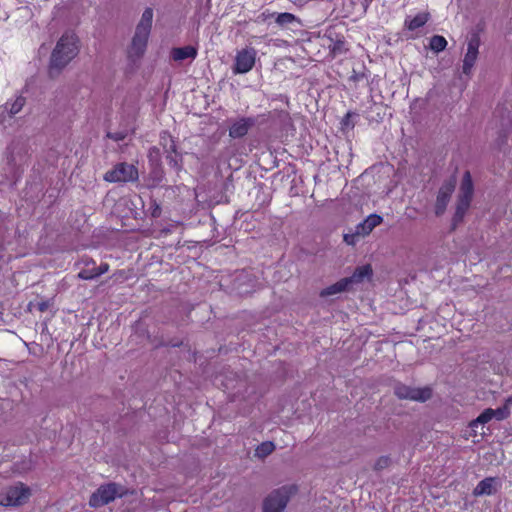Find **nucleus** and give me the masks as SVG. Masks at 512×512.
<instances>
[{
  "label": "nucleus",
  "mask_w": 512,
  "mask_h": 512,
  "mask_svg": "<svg viewBox=\"0 0 512 512\" xmlns=\"http://www.w3.org/2000/svg\"><path fill=\"white\" fill-rule=\"evenodd\" d=\"M79 39L73 32H65L57 41L49 62V76L57 77L62 70L78 55Z\"/></svg>",
  "instance_id": "1"
},
{
  "label": "nucleus",
  "mask_w": 512,
  "mask_h": 512,
  "mask_svg": "<svg viewBox=\"0 0 512 512\" xmlns=\"http://www.w3.org/2000/svg\"><path fill=\"white\" fill-rule=\"evenodd\" d=\"M473 192L474 185L471 174L469 171H465L457 197L455 213L452 218L453 228L457 227V225L463 221V218L470 207Z\"/></svg>",
  "instance_id": "2"
},
{
  "label": "nucleus",
  "mask_w": 512,
  "mask_h": 512,
  "mask_svg": "<svg viewBox=\"0 0 512 512\" xmlns=\"http://www.w3.org/2000/svg\"><path fill=\"white\" fill-rule=\"evenodd\" d=\"M296 493V485H286L272 491L263 501V512H283Z\"/></svg>",
  "instance_id": "3"
},
{
  "label": "nucleus",
  "mask_w": 512,
  "mask_h": 512,
  "mask_svg": "<svg viewBox=\"0 0 512 512\" xmlns=\"http://www.w3.org/2000/svg\"><path fill=\"white\" fill-rule=\"evenodd\" d=\"M31 496V490L21 482L4 488L0 492V505L18 507L25 504Z\"/></svg>",
  "instance_id": "4"
},
{
  "label": "nucleus",
  "mask_w": 512,
  "mask_h": 512,
  "mask_svg": "<svg viewBox=\"0 0 512 512\" xmlns=\"http://www.w3.org/2000/svg\"><path fill=\"white\" fill-rule=\"evenodd\" d=\"M125 494L122 486L116 483L101 485L89 499V505L93 508H99L109 504L116 498H121Z\"/></svg>",
  "instance_id": "5"
},
{
  "label": "nucleus",
  "mask_w": 512,
  "mask_h": 512,
  "mask_svg": "<svg viewBox=\"0 0 512 512\" xmlns=\"http://www.w3.org/2000/svg\"><path fill=\"white\" fill-rule=\"evenodd\" d=\"M139 178L138 169L133 164L121 162L107 171L103 179L110 183L136 182Z\"/></svg>",
  "instance_id": "6"
},
{
  "label": "nucleus",
  "mask_w": 512,
  "mask_h": 512,
  "mask_svg": "<svg viewBox=\"0 0 512 512\" xmlns=\"http://www.w3.org/2000/svg\"><path fill=\"white\" fill-rule=\"evenodd\" d=\"M393 390H394V394L399 399H404V400L425 402L428 399H430L432 396V390L429 387L416 388V387H411V386L405 385L400 382L395 383Z\"/></svg>",
  "instance_id": "7"
},
{
  "label": "nucleus",
  "mask_w": 512,
  "mask_h": 512,
  "mask_svg": "<svg viewBox=\"0 0 512 512\" xmlns=\"http://www.w3.org/2000/svg\"><path fill=\"white\" fill-rule=\"evenodd\" d=\"M456 177L452 176L441 185L439 188L436 203H435V214L437 216H441L446 211L448 203L450 202V198L456 187Z\"/></svg>",
  "instance_id": "8"
},
{
  "label": "nucleus",
  "mask_w": 512,
  "mask_h": 512,
  "mask_svg": "<svg viewBox=\"0 0 512 512\" xmlns=\"http://www.w3.org/2000/svg\"><path fill=\"white\" fill-rule=\"evenodd\" d=\"M479 46L480 37L478 34L474 33L468 40L467 51L463 59L462 71L466 75H469L471 73L472 68L478 58Z\"/></svg>",
  "instance_id": "9"
},
{
  "label": "nucleus",
  "mask_w": 512,
  "mask_h": 512,
  "mask_svg": "<svg viewBox=\"0 0 512 512\" xmlns=\"http://www.w3.org/2000/svg\"><path fill=\"white\" fill-rule=\"evenodd\" d=\"M256 52L254 49H243L239 51L235 58L233 72L235 74H244L249 72L255 64Z\"/></svg>",
  "instance_id": "10"
},
{
  "label": "nucleus",
  "mask_w": 512,
  "mask_h": 512,
  "mask_svg": "<svg viewBox=\"0 0 512 512\" xmlns=\"http://www.w3.org/2000/svg\"><path fill=\"white\" fill-rule=\"evenodd\" d=\"M149 35L150 33L148 32H144L138 29L135 30L131 45L128 49V56L130 59L136 60L144 55Z\"/></svg>",
  "instance_id": "11"
},
{
  "label": "nucleus",
  "mask_w": 512,
  "mask_h": 512,
  "mask_svg": "<svg viewBox=\"0 0 512 512\" xmlns=\"http://www.w3.org/2000/svg\"><path fill=\"white\" fill-rule=\"evenodd\" d=\"M257 123L255 117H241L234 120L229 128V136L233 139L242 138Z\"/></svg>",
  "instance_id": "12"
},
{
  "label": "nucleus",
  "mask_w": 512,
  "mask_h": 512,
  "mask_svg": "<svg viewBox=\"0 0 512 512\" xmlns=\"http://www.w3.org/2000/svg\"><path fill=\"white\" fill-rule=\"evenodd\" d=\"M26 103V99L23 96H17L12 102H6L0 106V122L5 121V114L9 117H13L18 114Z\"/></svg>",
  "instance_id": "13"
},
{
  "label": "nucleus",
  "mask_w": 512,
  "mask_h": 512,
  "mask_svg": "<svg viewBox=\"0 0 512 512\" xmlns=\"http://www.w3.org/2000/svg\"><path fill=\"white\" fill-rule=\"evenodd\" d=\"M382 217L377 214L369 215L364 221L356 226L357 234H361L362 237L370 234V232L382 222Z\"/></svg>",
  "instance_id": "14"
},
{
  "label": "nucleus",
  "mask_w": 512,
  "mask_h": 512,
  "mask_svg": "<svg viewBox=\"0 0 512 512\" xmlns=\"http://www.w3.org/2000/svg\"><path fill=\"white\" fill-rule=\"evenodd\" d=\"M197 48L193 46H184L173 48L171 51V57L174 61H183L185 59H195L197 57Z\"/></svg>",
  "instance_id": "15"
},
{
  "label": "nucleus",
  "mask_w": 512,
  "mask_h": 512,
  "mask_svg": "<svg viewBox=\"0 0 512 512\" xmlns=\"http://www.w3.org/2000/svg\"><path fill=\"white\" fill-rule=\"evenodd\" d=\"M372 275V268L370 265H363L357 267L350 277H345L348 280L349 286L352 284L361 283L365 278H370Z\"/></svg>",
  "instance_id": "16"
},
{
  "label": "nucleus",
  "mask_w": 512,
  "mask_h": 512,
  "mask_svg": "<svg viewBox=\"0 0 512 512\" xmlns=\"http://www.w3.org/2000/svg\"><path fill=\"white\" fill-rule=\"evenodd\" d=\"M348 280L345 278L340 279L338 282L326 287L325 289L321 290L320 297H329L334 296L336 294L345 292L349 289Z\"/></svg>",
  "instance_id": "17"
},
{
  "label": "nucleus",
  "mask_w": 512,
  "mask_h": 512,
  "mask_svg": "<svg viewBox=\"0 0 512 512\" xmlns=\"http://www.w3.org/2000/svg\"><path fill=\"white\" fill-rule=\"evenodd\" d=\"M493 483H494L493 478H485V479L481 480L475 487L473 494L475 496L493 494L494 493Z\"/></svg>",
  "instance_id": "18"
},
{
  "label": "nucleus",
  "mask_w": 512,
  "mask_h": 512,
  "mask_svg": "<svg viewBox=\"0 0 512 512\" xmlns=\"http://www.w3.org/2000/svg\"><path fill=\"white\" fill-rule=\"evenodd\" d=\"M153 21V9L146 8L141 16L139 23L137 24L136 29L142 30L144 32L150 33Z\"/></svg>",
  "instance_id": "19"
},
{
  "label": "nucleus",
  "mask_w": 512,
  "mask_h": 512,
  "mask_svg": "<svg viewBox=\"0 0 512 512\" xmlns=\"http://www.w3.org/2000/svg\"><path fill=\"white\" fill-rule=\"evenodd\" d=\"M428 21V14L420 13L416 15L413 18H407L405 20V26L411 30L414 31L422 26H424Z\"/></svg>",
  "instance_id": "20"
},
{
  "label": "nucleus",
  "mask_w": 512,
  "mask_h": 512,
  "mask_svg": "<svg viewBox=\"0 0 512 512\" xmlns=\"http://www.w3.org/2000/svg\"><path fill=\"white\" fill-rule=\"evenodd\" d=\"M494 418L493 409H485L476 419L470 422V428L476 432L479 425H484Z\"/></svg>",
  "instance_id": "21"
},
{
  "label": "nucleus",
  "mask_w": 512,
  "mask_h": 512,
  "mask_svg": "<svg viewBox=\"0 0 512 512\" xmlns=\"http://www.w3.org/2000/svg\"><path fill=\"white\" fill-rule=\"evenodd\" d=\"M160 146L163 148L165 153H175L176 144L172 136L167 132L160 134Z\"/></svg>",
  "instance_id": "22"
},
{
  "label": "nucleus",
  "mask_w": 512,
  "mask_h": 512,
  "mask_svg": "<svg viewBox=\"0 0 512 512\" xmlns=\"http://www.w3.org/2000/svg\"><path fill=\"white\" fill-rule=\"evenodd\" d=\"M275 450V445L271 441L262 442L255 449V456L258 458H265Z\"/></svg>",
  "instance_id": "23"
},
{
  "label": "nucleus",
  "mask_w": 512,
  "mask_h": 512,
  "mask_svg": "<svg viewBox=\"0 0 512 512\" xmlns=\"http://www.w3.org/2000/svg\"><path fill=\"white\" fill-rule=\"evenodd\" d=\"M430 49L436 53L442 52L446 49L447 40L440 35H434L430 38Z\"/></svg>",
  "instance_id": "24"
},
{
  "label": "nucleus",
  "mask_w": 512,
  "mask_h": 512,
  "mask_svg": "<svg viewBox=\"0 0 512 512\" xmlns=\"http://www.w3.org/2000/svg\"><path fill=\"white\" fill-rule=\"evenodd\" d=\"M149 161L154 165H159L161 160L160 148L153 146L148 152Z\"/></svg>",
  "instance_id": "25"
},
{
  "label": "nucleus",
  "mask_w": 512,
  "mask_h": 512,
  "mask_svg": "<svg viewBox=\"0 0 512 512\" xmlns=\"http://www.w3.org/2000/svg\"><path fill=\"white\" fill-rule=\"evenodd\" d=\"M295 19L296 18L293 14L284 12L277 15L276 23L283 26L292 23Z\"/></svg>",
  "instance_id": "26"
},
{
  "label": "nucleus",
  "mask_w": 512,
  "mask_h": 512,
  "mask_svg": "<svg viewBox=\"0 0 512 512\" xmlns=\"http://www.w3.org/2000/svg\"><path fill=\"white\" fill-rule=\"evenodd\" d=\"M493 415L499 421L504 420L510 416V409L505 406L493 409Z\"/></svg>",
  "instance_id": "27"
},
{
  "label": "nucleus",
  "mask_w": 512,
  "mask_h": 512,
  "mask_svg": "<svg viewBox=\"0 0 512 512\" xmlns=\"http://www.w3.org/2000/svg\"><path fill=\"white\" fill-rule=\"evenodd\" d=\"M78 277L82 280H92L98 277L95 267L92 269H83L78 273Z\"/></svg>",
  "instance_id": "28"
},
{
  "label": "nucleus",
  "mask_w": 512,
  "mask_h": 512,
  "mask_svg": "<svg viewBox=\"0 0 512 512\" xmlns=\"http://www.w3.org/2000/svg\"><path fill=\"white\" fill-rule=\"evenodd\" d=\"M390 463L391 459L388 456H381L376 460L374 464V469L377 471L383 470L387 468L390 465Z\"/></svg>",
  "instance_id": "29"
},
{
  "label": "nucleus",
  "mask_w": 512,
  "mask_h": 512,
  "mask_svg": "<svg viewBox=\"0 0 512 512\" xmlns=\"http://www.w3.org/2000/svg\"><path fill=\"white\" fill-rule=\"evenodd\" d=\"M331 52L334 55L342 54L346 51L345 42L343 40H336L332 45L329 46Z\"/></svg>",
  "instance_id": "30"
},
{
  "label": "nucleus",
  "mask_w": 512,
  "mask_h": 512,
  "mask_svg": "<svg viewBox=\"0 0 512 512\" xmlns=\"http://www.w3.org/2000/svg\"><path fill=\"white\" fill-rule=\"evenodd\" d=\"M106 136L109 139H112L116 142L123 141L128 136V132L126 130L116 131V132H108Z\"/></svg>",
  "instance_id": "31"
},
{
  "label": "nucleus",
  "mask_w": 512,
  "mask_h": 512,
  "mask_svg": "<svg viewBox=\"0 0 512 512\" xmlns=\"http://www.w3.org/2000/svg\"><path fill=\"white\" fill-rule=\"evenodd\" d=\"M360 237H362V235L357 234V229H355V231L353 233L344 235V241L348 245H355L358 242Z\"/></svg>",
  "instance_id": "32"
},
{
  "label": "nucleus",
  "mask_w": 512,
  "mask_h": 512,
  "mask_svg": "<svg viewBox=\"0 0 512 512\" xmlns=\"http://www.w3.org/2000/svg\"><path fill=\"white\" fill-rule=\"evenodd\" d=\"M167 160L170 166L178 167V155L177 153H167Z\"/></svg>",
  "instance_id": "33"
},
{
  "label": "nucleus",
  "mask_w": 512,
  "mask_h": 512,
  "mask_svg": "<svg viewBox=\"0 0 512 512\" xmlns=\"http://www.w3.org/2000/svg\"><path fill=\"white\" fill-rule=\"evenodd\" d=\"M151 215L154 218H158L161 215V207L156 202L152 205Z\"/></svg>",
  "instance_id": "34"
},
{
  "label": "nucleus",
  "mask_w": 512,
  "mask_h": 512,
  "mask_svg": "<svg viewBox=\"0 0 512 512\" xmlns=\"http://www.w3.org/2000/svg\"><path fill=\"white\" fill-rule=\"evenodd\" d=\"M97 271L98 277L109 270V265L107 263H101L98 267H95Z\"/></svg>",
  "instance_id": "35"
},
{
  "label": "nucleus",
  "mask_w": 512,
  "mask_h": 512,
  "mask_svg": "<svg viewBox=\"0 0 512 512\" xmlns=\"http://www.w3.org/2000/svg\"><path fill=\"white\" fill-rule=\"evenodd\" d=\"M37 306L39 311L44 312L48 309L49 303L47 301H42L38 303Z\"/></svg>",
  "instance_id": "36"
},
{
  "label": "nucleus",
  "mask_w": 512,
  "mask_h": 512,
  "mask_svg": "<svg viewBox=\"0 0 512 512\" xmlns=\"http://www.w3.org/2000/svg\"><path fill=\"white\" fill-rule=\"evenodd\" d=\"M503 406H505V407L510 409V406H512V395H510L509 397H507L505 399V403H504Z\"/></svg>",
  "instance_id": "37"
},
{
  "label": "nucleus",
  "mask_w": 512,
  "mask_h": 512,
  "mask_svg": "<svg viewBox=\"0 0 512 512\" xmlns=\"http://www.w3.org/2000/svg\"><path fill=\"white\" fill-rule=\"evenodd\" d=\"M154 173L157 182H160L162 180V172L160 170H155Z\"/></svg>",
  "instance_id": "38"
}]
</instances>
